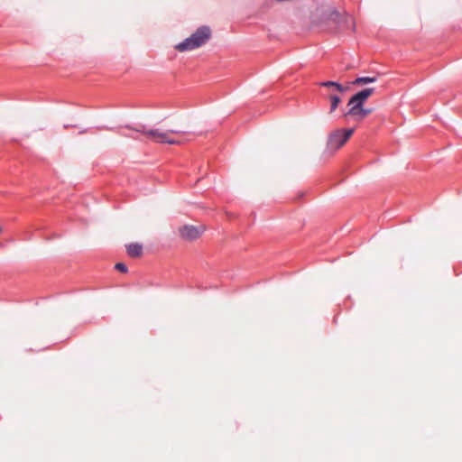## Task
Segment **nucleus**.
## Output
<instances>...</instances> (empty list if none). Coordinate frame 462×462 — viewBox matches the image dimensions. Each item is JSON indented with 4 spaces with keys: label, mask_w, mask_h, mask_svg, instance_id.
I'll return each mask as SVG.
<instances>
[{
    "label": "nucleus",
    "mask_w": 462,
    "mask_h": 462,
    "mask_svg": "<svg viewBox=\"0 0 462 462\" xmlns=\"http://www.w3.org/2000/svg\"><path fill=\"white\" fill-rule=\"evenodd\" d=\"M374 88H366L355 93L348 100V110H357L364 106L365 101L374 93Z\"/></svg>",
    "instance_id": "obj_4"
},
{
    "label": "nucleus",
    "mask_w": 462,
    "mask_h": 462,
    "mask_svg": "<svg viewBox=\"0 0 462 462\" xmlns=\"http://www.w3.org/2000/svg\"><path fill=\"white\" fill-rule=\"evenodd\" d=\"M377 80L376 77H369V76H363V77H357L352 84L355 86H361V85H366L370 83H374Z\"/></svg>",
    "instance_id": "obj_9"
},
{
    "label": "nucleus",
    "mask_w": 462,
    "mask_h": 462,
    "mask_svg": "<svg viewBox=\"0 0 462 462\" xmlns=\"http://www.w3.org/2000/svg\"><path fill=\"white\" fill-rule=\"evenodd\" d=\"M328 99L330 100L329 113L331 114L338 107L341 103V97L338 95L332 94L328 96Z\"/></svg>",
    "instance_id": "obj_10"
},
{
    "label": "nucleus",
    "mask_w": 462,
    "mask_h": 462,
    "mask_svg": "<svg viewBox=\"0 0 462 462\" xmlns=\"http://www.w3.org/2000/svg\"><path fill=\"white\" fill-rule=\"evenodd\" d=\"M125 128L131 129L134 132L143 134L149 136L152 140L159 143L175 144L179 142L171 139L168 136V133L161 132L159 129H146L144 125H138L136 127H133L129 125H125Z\"/></svg>",
    "instance_id": "obj_2"
},
{
    "label": "nucleus",
    "mask_w": 462,
    "mask_h": 462,
    "mask_svg": "<svg viewBox=\"0 0 462 462\" xmlns=\"http://www.w3.org/2000/svg\"><path fill=\"white\" fill-rule=\"evenodd\" d=\"M115 268L118 271V272H121V273H127L128 271V268L126 266L125 263H117L116 265H115Z\"/></svg>",
    "instance_id": "obj_11"
},
{
    "label": "nucleus",
    "mask_w": 462,
    "mask_h": 462,
    "mask_svg": "<svg viewBox=\"0 0 462 462\" xmlns=\"http://www.w3.org/2000/svg\"><path fill=\"white\" fill-rule=\"evenodd\" d=\"M319 86L325 88L334 87L338 92L344 93L347 90V88H345L342 84L337 81L327 80L319 83Z\"/></svg>",
    "instance_id": "obj_8"
},
{
    "label": "nucleus",
    "mask_w": 462,
    "mask_h": 462,
    "mask_svg": "<svg viewBox=\"0 0 462 462\" xmlns=\"http://www.w3.org/2000/svg\"><path fill=\"white\" fill-rule=\"evenodd\" d=\"M169 132H170V133H172V134H179V133H181V131L173 130V129L170 130Z\"/></svg>",
    "instance_id": "obj_12"
},
{
    "label": "nucleus",
    "mask_w": 462,
    "mask_h": 462,
    "mask_svg": "<svg viewBox=\"0 0 462 462\" xmlns=\"http://www.w3.org/2000/svg\"><path fill=\"white\" fill-rule=\"evenodd\" d=\"M126 252L130 257H138L142 254L143 245L139 243H132L126 246Z\"/></svg>",
    "instance_id": "obj_7"
},
{
    "label": "nucleus",
    "mask_w": 462,
    "mask_h": 462,
    "mask_svg": "<svg viewBox=\"0 0 462 462\" xmlns=\"http://www.w3.org/2000/svg\"><path fill=\"white\" fill-rule=\"evenodd\" d=\"M203 229L191 225H186L180 228V235L183 239L192 241L197 239L202 234Z\"/></svg>",
    "instance_id": "obj_5"
},
{
    "label": "nucleus",
    "mask_w": 462,
    "mask_h": 462,
    "mask_svg": "<svg viewBox=\"0 0 462 462\" xmlns=\"http://www.w3.org/2000/svg\"><path fill=\"white\" fill-rule=\"evenodd\" d=\"M211 38V29L208 25L199 26L189 37L175 46L180 52L192 51L203 46Z\"/></svg>",
    "instance_id": "obj_1"
},
{
    "label": "nucleus",
    "mask_w": 462,
    "mask_h": 462,
    "mask_svg": "<svg viewBox=\"0 0 462 462\" xmlns=\"http://www.w3.org/2000/svg\"><path fill=\"white\" fill-rule=\"evenodd\" d=\"M374 111V108H365L364 106H361L360 108H357V110H347L346 112H345L343 114V116L345 117H347V116H353L354 118L356 119H363L365 118L366 116L372 114Z\"/></svg>",
    "instance_id": "obj_6"
},
{
    "label": "nucleus",
    "mask_w": 462,
    "mask_h": 462,
    "mask_svg": "<svg viewBox=\"0 0 462 462\" xmlns=\"http://www.w3.org/2000/svg\"><path fill=\"white\" fill-rule=\"evenodd\" d=\"M354 133L353 128L337 129L328 138L327 145L329 149L337 150L342 147Z\"/></svg>",
    "instance_id": "obj_3"
}]
</instances>
